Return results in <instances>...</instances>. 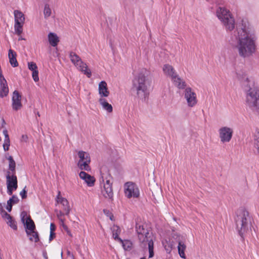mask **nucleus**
Here are the masks:
<instances>
[{
    "label": "nucleus",
    "mask_w": 259,
    "mask_h": 259,
    "mask_svg": "<svg viewBox=\"0 0 259 259\" xmlns=\"http://www.w3.org/2000/svg\"><path fill=\"white\" fill-rule=\"evenodd\" d=\"M257 39L254 28L247 21L243 20L234 31L230 42L234 45L233 42L235 40V46L239 55L243 58H247L255 52Z\"/></svg>",
    "instance_id": "nucleus-1"
},
{
    "label": "nucleus",
    "mask_w": 259,
    "mask_h": 259,
    "mask_svg": "<svg viewBox=\"0 0 259 259\" xmlns=\"http://www.w3.org/2000/svg\"><path fill=\"white\" fill-rule=\"evenodd\" d=\"M150 85L149 79L143 72L138 73L133 80V90L136 92L137 97L143 101L148 98L149 92L148 88Z\"/></svg>",
    "instance_id": "nucleus-2"
},
{
    "label": "nucleus",
    "mask_w": 259,
    "mask_h": 259,
    "mask_svg": "<svg viewBox=\"0 0 259 259\" xmlns=\"http://www.w3.org/2000/svg\"><path fill=\"white\" fill-rule=\"evenodd\" d=\"M145 227L146 225L138 223L136 224V229L140 242L143 246L148 245L149 253V258H151L154 256L153 241L152 237Z\"/></svg>",
    "instance_id": "nucleus-3"
},
{
    "label": "nucleus",
    "mask_w": 259,
    "mask_h": 259,
    "mask_svg": "<svg viewBox=\"0 0 259 259\" xmlns=\"http://www.w3.org/2000/svg\"><path fill=\"white\" fill-rule=\"evenodd\" d=\"M215 13L217 18L227 31H232L234 29L235 19L229 10L224 7H219Z\"/></svg>",
    "instance_id": "nucleus-4"
},
{
    "label": "nucleus",
    "mask_w": 259,
    "mask_h": 259,
    "mask_svg": "<svg viewBox=\"0 0 259 259\" xmlns=\"http://www.w3.org/2000/svg\"><path fill=\"white\" fill-rule=\"evenodd\" d=\"M235 222L239 234L242 237L248 229L250 222L248 212L243 208L238 209L236 212Z\"/></svg>",
    "instance_id": "nucleus-5"
},
{
    "label": "nucleus",
    "mask_w": 259,
    "mask_h": 259,
    "mask_svg": "<svg viewBox=\"0 0 259 259\" xmlns=\"http://www.w3.org/2000/svg\"><path fill=\"white\" fill-rule=\"evenodd\" d=\"M100 182L102 188H103L102 191L103 196L106 198L112 200L113 196L112 178L108 171L101 172Z\"/></svg>",
    "instance_id": "nucleus-6"
},
{
    "label": "nucleus",
    "mask_w": 259,
    "mask_h": 259,
    "mask_svg": "<svg viewBox=\"0 0 259 259\" xmlns=\"http://www.w3.org/2000/svg\"><path fill=\"white\" fill-rule=\"evenodd\" d=\"M246 102L247 106L253 110L259 112V88L250 87L246 94Z\"/></svg>",
    "instance_id": "nucleus-7"
},
{
    "label": "nucleus",
    "mask_w": 259,
    "mask_h": 259,
    "mask_svg": "<svg viewBox=\"0 0 259 259\" xmlns=\"http://www.w3.org/2000/svg\"><path fill=\"white\" fill-rule=\"evenodd\" d=\"M69 58L72 63L78 70L82 72L89 78L91 76L92 72L91 70L88 68L87 64L81 60L78 55L73 52H70Z\"/></svg>",
    "instance_id": "nucleus-8"
},
{
    "label": "nucleus",
    "mask_w": 259,
    "mask_h": 259,
    "mask_svg": "<svg viewBox=\"0 0 259 259\" xmlns=\"http://www.w3.org/2000/svg\"><path fill=\"white\" fill-rule=\"evenodd\" d=\"M14 30L15 33L20 35L23 32V27L25 22V16L24 14L19 10L14 11Z\"/></svg>",
    "instance_id": "nucleus-9"
},
{
    "label": "nucleus",
    "mask_w": 259,
    "mask_h": 259,
    "mask_svg": "<svg viewBox=\"0 0 259 259\" xmlns=\"http://www.w3.org/2000/svg\"><path fill=\"white\" fill-rule=\"evenodd\" d=\"M78 156L79 158L77 163L78 167L81 170L90 171L91 169L89 165L91 162L90 154L87 152L79 151Z\"/></svg>",
    "instance_id": "nucleus-10"
},
{
    "label": "nucleus",
    "mask_w": 259,
    "mask_h": 259,
    "mask_svg": "<svg viewBox=\"0 0 259 259\" xmlns=\"http://www.w3.org/2000/svg\"><path fill=\"white\" fill-rule=\"evenodd\" d=\"M218 133L219 138L222 143H229L232 138L233 130L230 127L223 126L219 129Z\"/></svg>",
    "instance_id": "nucleus-11"
},
{
    "label": "nucleus",
    "mask_w": 259,
    "mask_h": 259,
    "mask_svg": "<svg viewBox=\"0 0 259 259\" xmlns=\"http://www.w3.org/2000/svg\"><path fill=\"white\" fill-rule=\"evenodd\" d=\"M184 98L186 100L188 107H193L197 103V95L194 91L190 87L186 88L184 91Z\"/></svg>",
    "instance_id": "nucleus-12"
},
{
    "label": "nucleus",
    "mask_w": 259,
    "mask_h": 259,
    "mask_svg": "<svg viewBox=\"0 0 259 259\" xmlns=\"http://www.w3.org/2000/svg\"><path fill=\"white\" fill-rule=\"evenodd\" d=\"M124 193L125 196L128 198H138L140 195L138 186L132 182H127L125 184Z\"/></svg>",
    "instance_id": "nucleus-13"
},
{
    "label": "nucleus",
    "mask_w": 259,
    "mask_h": 259,
    "mask_svg": "<svg viewBox=\"0 0 259 259\" xmlns=\"http://www.w3.org/2000/svg\"><path fill=\"white\" fill-rule=\"evenodd\" d=\"M7 193L9 195H11L13 191L16 190L18 187L16 176L8 174L7 176Z\"/></svg>",
    "instance_id": "nucleus-14"
},
{
    "label": "nucleus",
    "mask_w": 259,
    "mask_h": 259,
    "mask_svg": "<svg viewBox=\"0 0 259 259\" xmlns=\"http://www.w3.org/2000/svg\"><path fill=\"white\" fill-rule=\"evenodd\" d=\"M21 95L17 91H14L12 97V107L13 110L18 111L21 109L22 104L21 103Z\"/></svg>",
    "instance_id": "nucleus-15"
},
{
    "label": "nucleus",
    "mask_w": 259,
    "mask_h": 259,
    "mask_svg": "<svg viewBox=\"0 0 259 259\" xmlns=\"http://www.w3.org/2000/svg\"><path fill=\"white\" fill-rule=\"evenodd\" d=\"M21 221L26 225V231H34L35 229V225L33 221L27 216L25 211L22 212L21 214Z\"/></svg>",
    "instance_id": "nucleus-16"
},
{
    "label": "nucleus",
    "mask_w": 259,
    "mask_h": 259,
    "mask_svg": "<svg viewBox=\"0 0 259 259\" xmlns=\"http://www.w3.org/2000/svg\"><path fill=\"white\" fill-rule=\"evenodd\" d=\"M9 93L7 82L2 72H0V97H6Z\"/></svg>",
    "instance_id": "nucleus-17"
},
{
    "label": "nucleus",
    "mask_w": 259,
    "mask_h": 259,
    "mask_svg": "<svg viewBox=\"0 0 259 259\" xmlns=\"http://www.w3.org/2000/svg\"><path fill=\"white\" fill-rule=\"evenodd\" d=\"M60 195L61 192L59 191L58 195L56 197V201L58 203H60L63 205V209L65 212V214L66 215H68L70 210L69 203L66 198L61 197Z\"/></svg>",
    "instance_id": "nucleus-18"
},
{
    "label": "nucleus",
    "mask_w": 259,
    "mask_h": 259,
    "mask_svg": "<svg viewBox=\"0 0 259 259\" xmlns=\"http://www.w3.org/2000/svg\"><path fill=\"white\" fill-rule=\"evenodd\" d=\"M98 91L100 98H105L109 96L110 93L106 81H102L99 83Z\"/></svg>",
    "instance_id": "nucleus-19"
},
{
    "label": "nucleus",
    "mask_w": 259,
    "mask_h": 259,
    "mask_svg": "<svg viewBox=\"0 0 259 259\" xmlns=\"http://www.w3.org/2000/svg\"><path fill=\"white\" fill-rule=\"evenodd\" d=\"M79 176L81 179L84 181L89 187H92L94 185L95 179L94 177L83 171L79 174Z\"/></svg>",
    "instance_id": "nucleus-20"
},
{
    "label": "nucleus",
    "mask_w": 259,
    "mask_h": 259,
    "mask_svg": "<svg viewBox=\"0 0 259 259\" xmlns=\"http://www.w3.org/2000/svg\"><path fill=\"white\" fill-rule=\"evenodd\" d=\"M164 74L168 77H169L171 79L178 75L174 68L170 65L165 64L162 68Z\"/></svg>",
    "instance_id": "nucleus-21"
},
{
    "label": "nucleus",
    "mask_w": 259,
    "mask_h": 259,
    "mask_svg": "<svg viewBox=\"0 0 259 259\" xmlns=\"http://www.w3.org/2000/svg\"><path fill=\"white\" fill-rule=\"evenodd\" d=\"M174 85L179 89H184L186 87L185 81L181 78L178 75H177L172 79H171Z\"/></svg>",
    "instance_id": "nucleus-22"
},
{
    "label": "nucleus",
    "mask_w": 259,
    "mask_h": 259,
    "mask_svg": "<svg viewBox=\"0 0 259 259\" xmlns=\"http://www.w3.org/2000/svg\"><path fill=\"white\" fill-rule=\"evenodd\" d=\"M2 217L6 220L7 223L11 228L15 230H17V227L16 223L12 219V218L10 214L7 212H4V213L2 214Z\"/></svg>",
    "instance_id": "nucleus-23"
},
{
    "label": "nucleus",
    "mask_w": 259,
    "mask_h": 259,
    "mask_svg": "<svg viewBox=\"0 0 259 259\" xmlns=\"http://www.w3.org/2000/svg\"><path fill=\"white\" fill-rule=\"evenodd\" d=\"M8 57L11 65L14 67L18 66V63L16 59V53L12 49L9 50Z\"/></svg>",
    "instance_id": "nucleus-24"
},
{
    "label": "nucleus",
    "mask_w": 259,
    "mask_h": 259,
    "mask_svg": "<svg viewBox=\"0 0 259 259\" xmlns=\"http://www.w3.org/2000/svg\"><path fill=\"white\" fill-rule=\"evenodd\" d=\"M48 40L52 47H56L59 42V38L57 35L53 32H50L48 34Z\"/></svg>",
    "instance_id": "nucleus-25"
},
{
    "label": "nucleus",
    "mask_w": 259,
    "mask_h": 259,
    "mask_svg": "<svg viewBox=\"0 0 259 259\" xmlns=\"http://www.w3.org/2000/svg\"><path fill=\"white\" fill-rule=\"evenodd\" d=\"M99 102L104 110H106L108 113L112 112L113 108L112 105L109 104L105 98H99Z\"/></svg>",
    "instance_id": "nucleus-26"
},
{
    "label": "nucleus",
    "mask_w": 259,
    "mask_h": 259,
    "mask_svg": "<svg viewBox=\"0 0 259 259\" xmlns=\"http://www.w3.org/2000/svg\"><path fill=\"white\" fill-rule=\"evenodd\" d=\"M111 229L112 232L113 238L115 240H118L119 242H122V240L119 237V235L120 234L121 232L120 228L116 225H113L111 227Z\"/></svg>",
    "instance_id": "nucleus-27"
},
{
    "label": "nucleus",
    "mask_w": 259,
    "mask_h": 259,
    "mask_svg": "<svg viewBox=\"0 0 259 259\" xmlns=\"http://www.w3.org/2000/svg\"><path fill=\"white\" fill-rule=\"evenodd\" d=\"M26 232L30 241H34V242L38 241L39 237L37 232H35L34 230L32 231H26Z\"/></svg>",
    "instance_id": "nucleus-28"
},
{
    "label": "nucleus",
    "mask_w": 259,
    "mask_h": 259,
    "mask_svg": "<svg viewBox=\"0 0 259 259\" xmlns=\"http://www.w3.org/2000/svg\"><path fill=\"white\" fill-rule=\"evenodd\" d=\"M254 146L259 155V130H256L253 136Z\"/></svg>",
    "instance_id": "nucleus-29"
},
{
    "label": "nucleus",
    "mask_w": 259,
    "mask_h": 259,
    "mask_svg": "<svg viewBox=\"0 0 259 259\" xmlns=\"http://www.w3.org/2000/svg\"><path fill=\"white\" fill-rule=\"evenodd\" d=\"M186 246L185 244L182 241L179 242L178 249L180 256L183 258H186V255L185 254V250Z\"/></svg>",
    "instance_id": "nucleus-30"
},
{
    "label": "nucleus",
    "mask_w": 259,
    "mask_h": 259,
    "mask_svg": "<svg viewBox=\"0 0 259 259\" xmlns=\"http://www.w3.org/2000/svg\"><path fill=\"white\" fill-rule=\"evenodd\" d=\"M120 242L122 244V247L125 250H130L132 247V243L128 240H122V242Z\"/></svg>",
    "instance_id": "nucleus-31"
},
{
    "label": "nucleus",
    "mask_w": 259,
    "mask_h": 259,
    "mask_svg": "<svg viewBox=\"0 0 259 259\" xmlns=\"http://www.w3.org/2000/svg\"><path fill=\"white\" fill-rule=\"evenodd\" d=\"M52 14V10L48 4H46L44 7V14L46 19L48 18Z\"/></svg>",
    "instance_id": "nucleus-32"
},
{
    "label": "nucleus",
    "mask_w": 259,
    "mask_h": 259,
    "mask_svg": "<svg viewBox=\"0 0 259 259\" xmlns=\"http://www.w3.org/2000/svg\"><path fill=\"white\" fill-rule=\"evenodd\" d=\"M8 159L9 161V168L11 171H13L15 168V162L11 156H10Z\"/></svg>",
    "instance_id": "nucleus-33"
},
{
    "label": "nucleus",
    "mask_w": 259,
    "mask_h": 259,
    "mask_svg": "<svg viewBox=\"0 0 259 259\" xmlns=\"http://www.w3.org/2000/svg\"><path fill=\"white\" fill-rule=\"evenodd\" d=\"M28 68L32 72L37 69L36 63L33 62H28Z\"/></svg>",
    "instance_id": "nucleus-34"
},
{
    "label": "nucleus",
    "mask_w": 259,
    "mask_h": 259,
    "mask_svg": "<svg viewBox=\"0 0 259 259\" xmlns=\"http://www.w3.org/2000/svg\"><path fill=\"white\" fill-rule=\"evenodd\" d=\"M32 77L35 82H37L39 80L38 69L32 72Z\"/></svg>",
    "instance_id": "nucleus-35"
},
{
    "label": "nucleus",
    "mask_w": 259,
    "mask_h": 259,
    "mask_svg": "<svg viewBox=\"0 0 259 259\" xmlns=\"http://www.w3.org/2000/svg\"><path fill=\"white\" fill-rule=\"evenodd\" d=\"M10 139H5L3 144V148L5 151H8L10 146Z\"/></svg>",
    "instance_id": "nucleus-36"
},
{
    "label": "nucleus",
    "mask_w": 259,
    "mask_h": 259,
    "mask_svg": "<svg viewBox=\"0 0 259 259\" xmlns=\"http://www.w3.org/2000/svg\"><path fill=\"white\" fill-rule=\"evenodd\" d=\"M61 225L63 227V228L67 231V233L71 235L70 232L68 230L67 226L64 224V220L62 219H60Z\"/></svg>",
    "instance_id": "nucleus-37"
},
{
    "label": "nucleus",
    "mask_w": 259,
    "mask_h": 259,
    "mask_svg": "<svg viewBox=\"0 0 259 259\" xmlns=\"http://www.w3.org/2000/svg\"><path fill=\"white\" fill-rule=\"evenodd\" d=\"M25 189H26V187H25V188L23 189V190L20 193V195L21 196L22 199H24V198H26V197H27V195H26L27 191H26Z\"/></svg>",
    "instance_id": "nucleus-38"
},
{
    "label": "nucleus",
    "mask_w": 259,
    "mask_h": 259,
    "mask_svg": "<svg viewBox=\"0 0 259 259\" xmlns=\"http://www.w3.org/2000/svg\"><path fill=\"white\" fill-rule=\"evenodd\" d=\"M104 213L107 216L109 217L111 220H113V215L111 214V213L108 210H104Z\"/></svg>",
    "instance_id": "nucleus-39"
},
{
    "label": "nucleus",
    "mask_w": 259,
    "mask_h": 259,
    "mask_svg": "<svg viewBox=\"0 0 259 259\" xmlns=\"http://www.w3.org/2000/svg\"><path fill=\"white\" fill-rule=\"evenodd\" d=\"M10 199H11L12 203L13 204L17 203L19 201L18 198L15 195H13Z\"/></svg>",
    "instance_id": "nucleus-40"
},
{
    "label": "nucleus",
    "mask_w": 259,
    "mask_h": 259,
    "mask_svg": "<svg viewBox=\"0 0 259 259\" xmlns=\"http://www.w3.org/2000/svg\"><path fill=\"white\" fill-rule=\"evenodd\" d=\"M238 78L239 79H240L242 80L246 81L247 82H250V79L248 77H246V75H245L242 78L241 77L238 76Z\"/></svg>",
    "instance_id": "nucleus-41"
},
{
    "label": "nucleus",
    "mask_w": 259,
    "mask_h": 259,
    "mask_svg": "<svg viewBox=\"0 0 259 259\" xmlns=\"http://www.w3.org/2000/svg\"><path fill=\"white\" fill-rule=\"evenodd\" d=\"M5 206V203H0V211H1V213H2V215L4 213V212H6L4 209V206Z\"/></svg>",
    "instance_id": "nucleus-42"
},
{
    "label": "nucleus",
    "mask_w": 259,
    "mask_h": 259,
    "mask_svg": "<svg viewBox=\"0 0 259 259\" xmlns=\"http://www.w3.org/2000/svg\"><path fill=\"white\" fill-rule=\"evenodd\" d=\"M56 229V226L53 223H51L50 225V232H54Z\"/></svg>",
    "instance_id": "nucleus-43"
},
{
    "label": "nucleus",
    "mask_w": 259,
    "mask_h": 259,
    "mask_svg": "<svg viewBox=\"0 0 259 259\" xmlns=\"http://www.w3.org/2000/svg\"><path fill=\"white\" fill-rule=\"evenodd\" d=\"M64 214V213L61 211H59L57 212V217L59 219V220L60 221V219H62V216Z\"/></svg>",
    "instance_id": "nucleus-44"
},
{
    "label": "nucleus",
    "mask_w": 259,
    "mask_h": 259,
    "mask_svg": "<svg viewBox=\"0 0 259 259\" xmlns=\"http://www.w3.org/2000/svg\"><path fill=\"white\" fill-rule=\"evenodd\" d=\"M3 134L5 136V139H9V135H8V132L7 130H4L3 131Z\"/></svg>",
    "instance_id": "nucleus-45"
},
{
    "label": "nucleus",
    "mask_w": 259,
    "mask_h": 259,
    "mask_svg": "<svg viewBox=\"0 0 259 259\" xmlns=\"http://www.w3.org/2000/svg\"><path fill=\"white\" fill-rule=\"evenodd\" d=\"M55 236V234L54 232H50V238L49 239L51 241Z\"/></svg>",
    "instance_id": "nucleus-46"
},
{
    "label": "nucleus",
    "mask_w": 259,
    "mask_h": 259,
    "mask_svg": "<svg viewBox=\"0 0 259 259\" xmlns=\"http://www.w3.org/2000/svg\"><path fill=\"white\" fill-rule=\"evenodd\" d=\"M165 248L167 252H170L171 250V247L170 246H168V247H166V246H165Z\"/></svg>",
    "instance_id": "nucleus-47"
},
{
    "label": "nucleus",
    "mask_w": 259,
    "mask_h": 259,
    "mask_svg": "<svg viewBox=\"0 0 259 259\" xmlns=\"http://www.w3.org/2000/svg\"><path fill=\"white\" fill-rule=\"evenodd\" d=\"M12 205H9L7 206V209L8 210V211L10 212L12 210Z\"/></svg>",
    "instance_id": "nucleus-48"
},
{
    "label": "nucleus",
    "mask_w": 259,
    "mask_h": 259,
    "mask_svg": "<svg viewBox=\"0 0 259 259\" xmlns=\"http://www.w3.org/2000/svg\"><path fill=\"white\" fill-rule=\"evenodd\" d=\"M22 138L24 141H26L28 139V137L27 135H22Z\"/></svg>",
    "instance_id": "nucleus-49"
},
{
    "label": "nucleus",
    "mask_w": 259,
    "mask_h": 259,
    "mask_svg": "<svg viewBox=\"0 0 259 259\" xmlns=\"http://www.w3.org/2000/svg\"><path fill=\"white\" fill-rule=\"evenodd\" d=\"M13 203H12V201L11 200V199L10 198V199L7 201V205H13Z\"/></svg>",
    "instance_id": "nucleus-50"
},
{
    "label": "nucleus",
    "mask_w": 259,
    "mask_h": 259,
    "mask_svg": "<svg viewBox=\"0 0 259 259\" xmlns=\"http://www.w3.org/2000/svg\"><path fill=\"white\" fill-rule=\"evenodd\" d=\"M23 39H23V38H22V37H21H21H20L19 38V39H18V40H23Z\"/></svg>",
    "instance_id": "nucleus-51"
},
{
    "label": "nucleus",
    "mask_w": 259,
    "mask_h": 259,
    "mask_svg": "<svg viewBox=\"0 0 259 259\" xmlns=\"http://www.w3.org/2000/svg\"><path fill=\"white\" fill-rule=\"evenodd\" d=\"M140 259H146L145 257H142Z\"/></svg>",
    "instance_id": "nucleus-52"
},
{
    "label": "nucleus",
    "mask_w": 259,
    "mask_h": 259,
    "mask_svg": "<svg viewBox=\"0 0 259 259\" xmlns=\"http://www.w3.org/2000/svg\"><path fill=\"white\" fill-rule=\"evenodd\" d=\"M62 255H63V252H61V256H62Z\"/></svg>",
    "instance_id": "nucleus-53"
},
{
    "label": "nucleus",
    "mask_w": 259,
    "mask_h": 259,
    "mask_svg": "<svg viewBox=\"0 0 259 259\" xmlns=\"http://www.w3.org/2000/svg\"><path fill=\"white\" fill-rule=\"evenodd\" d=\"M73 259H74V257H73Z\"/></svg>",
    "instance_id": "nucleus-54"
}]
</instances>
